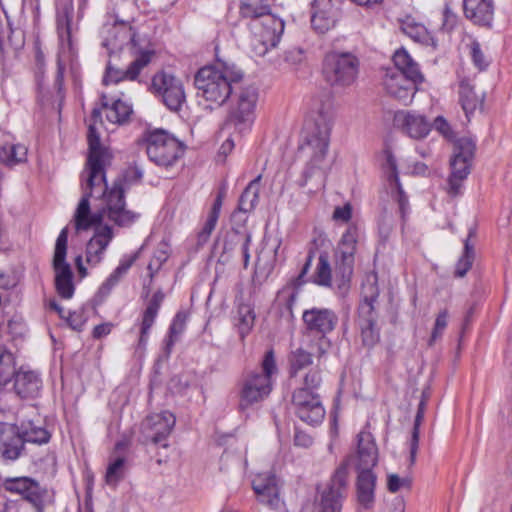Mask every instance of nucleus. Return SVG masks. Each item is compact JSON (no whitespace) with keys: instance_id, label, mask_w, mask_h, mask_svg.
Segmentation results:
<instances>
[{"instance_id":"f257e3e1","label":"nucleus","mask_w":512,"mask_h":512,"mask_svg":"<svg viewBox=\"0 0 512 512\" xmlns=\"http://www.w3.org/2000/svg\"><path fill=\"white\" fill-rule=\"evenodd\" d=\"M97 122L102 123L101 108H94L88 124V156L85 168L81 173L83 195L74 213V225L77 232L87 231L95 227L93 237L86 245V262L98 265L114 238L113 228L102 225L104 219L121 228H128L138 221L140 214L126 206L125 193L129 188L128 177L133 174L135 180L142 178L138 169L128 171L124 176L116 178L109 187L106 180V167L110 165L111 154L101 144L97 131Z\"/></svg>"},{"instance_id":"f03ea898","label":"nucleus","mask_w":512,"mask_h":512,"mask_svg":"<svg viewBox=\"0 0 512 512\" xmlns=\"http://www.w3.org/2000/svg\"><path fill=\"white\" fill-rule=\"evenodd\" d=\"M312 122L307 126L301 149L310 157L306 178L316 169H322L328 153L330 134L334 121L333 102L329 94L317 96L311 105Z\"/></svg>"},{"instance_id":"7ed1b4c3","label":"nucleus","mask_w":512,"mask_h":512,"mask_svg":"<svg viewBox=\"0 0 512 512\" xmlns=\"http://www.w3.org/2000/svg\"><path fill=\"white\" fill-rule=\"evenodd\" d=\"M101 46L108 55L127 47L135 59L130 64H149L155 50L149 39L138 33L129 22L109 16L100 29Z\"/></svg>"},{"instance_id":"20e7f679","label":"nucleus","mask_w":512,"mask_h":512,"mask_svg":"<svg viewBox=\"0 0 512 512\" xmlns=\"http://www.w3.org/2000/svg\"><path fill=\"white\" fill-rule=\"evenodd\" d=\"M243 76L237 66H201L194 83L206 101L221 107L231 96L233 84L240 82Z\"/></svg>"},{"instance_id":"39448f33","label":"nucleus","mask_w":512,"mask_h":512,"mask_svg":"<svg viewBox=\"0 0 512 512\" xmlns=\"http://www.w3.org/2000/svg\"><path fill=\"white\" fill-rule=\"evenodd\" d=\"M277 372L274 351L270 349L261 361L260 370L246 372L239 382L238 407L241 412L268 398L273 389V376Z\"/></svg>"},{"instance_id":"423d86ee","label":"nucleus","mask_w":512,"mask_h":512,"mask_svg":"<svg viewBox=\"0 0 512 512\" xmlns=\"http://www.w3.org/2000/svg\"><path fill=\"white\" fill-rule=\"evenodd\" d=\"M258 100L259 91L254 85H245L236 91L232 98L226 127L241 135L249 132L256 118Z\"/></svg>"},{"instance_id":"0eeeda50","label":"nucleus","mask_w":512,"mask_h":512,"mask_svg":"<svg viewBox=\"0 0 512 512\" xmlns=\"http://www.w3.org/2000/svg\"><path fill=\"white\" fill-rule=\"evenodd\" d=\"M422 81L423 75L417 66H387L383 86L387 94L403 105H408L416 93V85Z\"/></svg>"},{"instance_id":"6e6552de","label":"nucleus","mask_w":512,"mask_h":512,"mask_svg":"<svg viewBox=\"0 0 512 512\" xmlns=\"http://www.w3.org/2000/svg\"><path fill=\"white\" fill-rule=\"evenodd\" d=\"M144 142L149 159L158 166H172L183 154L181 143L163 129L148 131Z\"/></svg>"},{"instance_id":"1a4fd4ad","label":"nucleus","mask_w":512,"mask_h":512,"mask_svg":"<svg viewBox=\"0 0 512 512\" xmlns=\"http://www.w3.org/2000/svg\"><path fill=\"white\" fill-rule=\"evenodd\" d=\"M476 144L472 138L462 137L454 143V153L450 161L451 173L448 177V194L455 197L461 194L463 182L470 174Z\"/></svg>"},{"instance_id":"9d476101","label":"nucleus","mask_w":512,"mask_h":512,"mask_svg":"<svg viewBox=\"0 0 512 512\" xmlns=\"http://www.w3.org/2000/svg\"><path fill=\"white\" fill-rule=\"evenodd\" d=\"M379 295V291L375 283L363 289V301L358 309V327L362 343L365 347L372 348L380 340V330L377 326V313L374 303Z\"/></svg>"},{"instance_id":"9b49d317","label":"nucleus","mask_w":512,"mask_h":512,"mask_svg":"<svg viewBox=\"0 0 512 512\" xmlns=\"http://www.w3.org/2000/svg\"><path fill=\"white\" fill-rule=\"evenodd\" d=\"M302 320L310 334L319 336L315 353L318 358H321L330 346L326 335L337 326L338 316L331 309L313 307L303 312Z\"/></svg>"},{"instance_id":"f8f14e48","label":"nucleus","mask_w":512,"mask_h":512,"mask_svg":"<svg viewBox=\"0 0 512 512\" xmlns=\"http://www.w3.org/2000/svg\"><path fill=\"white\" fill-rule=\"evenodd\" d=\"M68 243V228L64 227L55 243L53 255V269L55 272V289L63 299H71L75 292L73 271L66 261Z\"/></svg>"},{"instance_id":"ddd939ff","label":"nucleus","mask_w":512,"mask_h":512,"mask_svg":"<svg viewBox=\"0 0 512 512\" xmlns=\"http://www.w3.org/2000/svg\"><path fill=\"white\" fill-rule=\"evenodd\" d=\"M151 87L153 93L171 111H178L186 101V94L182 80L173 73L160 70L152 77Z\"/></svg>"},{"instance_id":"4468645a","label":"nucleus","mask_w":512,"mask_h":512,"mask_svg":"<svg viewBox=\"0 0 512 512\" xmlns=\"http://www.w3.org/2000/svg\"><path fill=\"white\" fill-rule=\"evenodd\" d=\"M78 10L82 11L87 0H77ZM57 31L62 52L59 55L57 64L72 63L74 61V50L71 42V21L73 18V0H57Z\"/></svg>"},{"instance_id":"2eb2a0df","label":"nucleus","mask_w":512,"mask_h":512,"mask_svg":"<svg viewBox=\"0 0 512 512\" xmlns=\"http://www.w3.org/2000/svg\"><path fill=\"white\" fill-rule=\"evenodd\" d=\"M350 463L346 459L335 469L327 484L326 489L321 493L319 507L329 511L341 512L343 501L347 497L349 488Z\"/></svg>"},{"instance_id":"dca6fc26","label":"nucleus","mask_w":512,"mask_h":512,"mask_svg":"<svg viewBox=\"0 0 512 512\" xmlns=\"http://www.w3.org/2000/svg\"><path fill=\"white\" fill-rule=\"evenodd\" d=\"M4 487L9 492L21 495L34 512H44L45 507L52 502L48 490L29 477L7 478Z\"/></svg>"},{"instance_id":"f3484780","label":"nucleus","mask_w":512,"mask_h":512,"mask_svg":"<svg viewBox=\"0 0 512 512\" xmlns=\"http://www.w3.org/2000/svg\"><path fill=\"white\" fill-rule=\"evenodd\" d=\"M484 68L485 66H460L456 72L459 103L468 120L476 109L483 105L484 96L478 95L474 91L473 82L477 74L483 71Z\"/></svg>"},{"instance_id":"a211bd4d","label":"nucleus","mask_w":512,"mask_h":512,"mask_svg":"<svg viewBox=\"0 0 512 512\" xmlns=\"http://www.w3.org/2000/svg\"><path fill=\"white\" fill-rule=\"evenodd\" d=\"M292 406L296 416L309 425H318L325 417L319 393L296 389L292 395Z\"/></svg>"},{"instance_id":"6ab92c4d","label":"nucleus","mask_w":512,"mask_h":512,"mask_svg":"<svg viewBox=\"0 0 512 512\" xmlns=\"http://www.w3.org/2000/svg\"><path fill=\"white\" fill-rule=\"evenodd\" d=\"M175 425V417L168 411L147 416L141 424L143 439L146 443L168 447L167 438Z\"/></svg>"},{"instance_id":"aec40b11","label":"nucleus","mask_w":512,"mask_h":512,"mask_svg":"<svg viewBox=\"0 0 512 512\" xmlns=\"http://www.w3.org/2000/svg\"><path fill=\"white\" fill-rule=\"evenodd\" d=\"M340 16V0H314L312 2L311 24L318 33L333 28Z\"/></svg>"},{"instance_id":"412c9836","label":"nucleus","mask_w":512,"mask_h":512,"mask_svg":"<svg viewBox=\"0 0 512 512\" xmlns=\"http://www.w3.org/2000/svg\"><path fill=\"white\" fill-rule=\"evenodd\" d=\"M313 258H314V251L310 250L308 252L306 261H305L299 275L294 280L293 286H291V285L285 286L277 294L276 305L279 307H283L282 315H284L288 320L293 318V307H294V305L298 299V295H299L297 288L305 283L303 278L310 270Z\"/></svg>"},{"instance_id":"4be33fe9","label":"nucleus","mask_w":512,"mask_h":512,"mask_svg":"<svg viewBox=\"0 0 512 512\" xmlns=\"http://www.w3.org/2000/svg\"><path fill=\"white\" fill-rule=\"evenodd\" d=\"M313 258H314V251L310 250L308 252L306 261H305L299 275L294 280L293 286H291V285L285 286L277 294L276 305L279 307H283L282 315H284L288 320L293 318V307H294V305L298 299V295H299L297 288L305 283L303 278L310 270Z\"/></svg>"},{"instance_id":"5701e85b","label":"nucleus","mask_w":512,"mask_h":512,"mask_svg":"<svg viewBox=\"0 0 512 512\" xmlns=\"http://www.w3.org/2000/svg\"><path fill=\"white\" fill-rule=\"evenodd\" d=\"M252 241L251 232L246 229H234L232 228L225 236L223 243V251L219 257V261L227 263L231 257L232 252L237 246H240L244 268H247L250 261V244Z\"/></svg>"},{"instance_id":"b1692460","label":"nucleus","mask_w":512,"mask_h":512,"mask_svg":"<svg viewBox=\"0 0 512 512\" xmlns=\"http://www.w3.org/2000/svg\"><path fill=\"white\" fill-rule=\"evenodd\" d=\"M252 488L258 500L271 508H277L280 502L279 484L272 472H263L254 476Z\"/></svg>"},{"instance_id":"393cba45","label":"nucleus","mask_w":512,"mask_h":512,"mask_svg":"<svg viewBox=\"0 0 512 512\" xmlns=\"http://www.w3.org/2000/svg\"><path fill=\"white\" fill-rule=\"evenodd\" d=\"M23 449L24 442L16 427L0 423V458L4 461H15Z\"/></svg>"},{"instance_id":"a878e982","label":"nucleus","mask_w":512,"mask_h":512,"mask_svg":"<svg viewBox=\"0 0 512 512\" xmlns=\"http://www.w3.org/2000/svg\"><path fill=\"white\" fill-rule=\"evenodd\" d=\"M250 29L256 37H261L276 46L284 32V21L272 13L250 22Z\"/></svg>"},{"instance_id":"bb28decb","label":"nucleus","mask_w":512,"mask_h":512,"mask_svg":"<svg viewBox=\"0 0 512 512\" xmlns=\"http://www.w3.org/2000/svg\"><path fill=\"white\" fill-rule=\"evenodd\" d=\"M395 120L402 131L413 139L425 138L431 130V124L426 117L414 111L401 112L396 115Z\"/></svg>"},{"instance_id":"cd10ccee","label":"nucleus","mask_w":512,"mask_h":512,"mask_svg":"<svg viewBox=\"0 0 512 512\" xmlns=\"http://www.w3.org/2000/svg\"><path fill=\"white\" fill-rule=\"evenodd\" d=\"M377 476L372 470L358 471L356 479V500L365 510H370L375 503V488Z\"/></svg>"},{"instance_id":"c85d7f7f","label":"nucleus","mask_w":512,"mask_h":512,"mask_svg":"<svg viewBox=\"0 0 512 512\" xmlns=\"http://www.w3.org/2000/svg\"><path fill=\"white\" fill-rule=\"evenodd\" d=\"M334 282L341 293H345L353 275L355 256L339 249L335 250Z\"/></svg>"},{"instance_id":"c756f323","label":"nucleus","mask_w":512,"mask_h":512,"mask_svg":"<svg viewBox=\"0 0 512 512\" xmlns=\"http://www.w3.org/2000/svg\"><path fill=\"white\" fill-rule=\"evenodd\" d=\"M42 379L35 371L21 368L14 377V389L21 398H35L40 394Z\"/></svg>"},{"instance_id":"7c9ffc66","label":"nucleus","mask_w":512,"mask_h":512,"mask_svg":"<svg viewBox=\"0 0 512 512\" xmlns=\"http://www.w3.org/2000/svg\"><path fill=\"white\" fill-rule=\"evenodd\" d=\"M464 14L473 23L489 26L494 16L493 0H463Z\"/></svg>"},{"instance_id":"2f4dec72","label":"nucleus","mask_w":512,"mask_h":512,"mask_svg":"<svg viewBox=\"0 0 512 512\" xmlns=\"http://www.w3.org/2000/svg\"><path fill=\"white\" fill-rule=\"evenodd\" d=\"M324 80L332 87L344 88L353 84L357 78V66H323Z\"/></svg>"},{"instance_id":"473e14b6","label":"nucleus","mask_w":512,"mask_h":512,"mask_svg":"<svg viewBox=\"0 0 512 512\" xmlns=\"http://www.w3.org/2000/svg\"><path fill=\"white\" fill-rule=\"evenodd\" d=\"M227 187L222 185L217 193V196L213 202L211 209L208 212L207 218L197 234V245L199 247L205 245L214 231L218 222L220 211L223 205V200L226 197Z\"/></svg>"},{"instance_id":"72a5a7b5","label":"nucleus","mask_w":512,"mask_h":512,"mask_svg":"<svg viewBox=\"0 0 512 512\" xmlns=\"http://www.w3.org/2000/svg\"><path fill=\"white\" fill-rule=\"evenodd\" d=\"M377 447L369 433L361 432L358 435V458L357 471L372 470L378 460Z\"/></svg>"},{"instance_id":"f704fd0d","label":"nucleus","mask_w":512,"mask_h":512,"mask_svg":"<svg viewBox=\"0 0 512 512\" xmlns=\"http://www.w3.org/2000/svg\"><path fill=\"white\" fill-rule=\"evenodd\" d=\"M143 66H106L102 79L105 86L116 85L122 81H135L138 79Z\"/></svg>"},{"instance_id":"c9c22d12","label":"nucleus","mask_w":512,"mask_h":512,"mask_svg":"<svg viewBox=\"0 0 512 512\" xmlns=\"http://www.w3.org/2000/svg\"><path fill=\"white\" fill-rule=\"evenodd\" d=\"M17 430L24 443L29 442L41 445L48 443L51 438V434L44 426L37 425L30 420L23 421Z\"/></svg>"},{"instance_id":"e433bc0d","label":"nucleus","mask_w":512,"mask_h":512,"mask_svg":"<svg viewBox=\"0 0 512 512\" xmlns=\"http://www.w3.org/2000/svg\"><path fill=\"white\" fill-rule=\"evenodd\" d=\"M101 106L106 111L107 120L113 124L125 122L132 112L131 107L120 99L115 100L109 106L107 97L104 94L101 96Z\"/></svg>"},{"instance_id":"4c0bfd02","label":"nucleus","mask_w":512,"mask_h":512,"mask_svg":"<svg viewBox=\"0 0 512 512\" xmlns=\"http://www.w3.org/2000/svg\"><path fill=\"white\" fill-rule=\"evenodd\" d=\"M255 318L256 315L254 309L250 304H238L234 321L242 339H244L251 332L255 324Z\"/></svg>"},{"instance_id":"58836bf2","label":"nucleus","mask_w":512,"mask_h":512,"mask_svg":"<svg viewBox=\"0 0 512 512\" xmlns=\"http://www.w3.org/2000/svg\"><path fill=\"white\" fill-rule=\"evenodd\" d=\"M27 148L20 144H0V163L12 167L26 160Z\"/></svg>"},{"instance_id":"ea45409f","label":"nucleus","mask_w":512,"mask_h":512,"mask_svg":"<svg viewBox=\"0 0 512 512\" xmlns=\"http://www.w3.org/2000/svg\"><path fill=\"white\" fill-rule=\"evenodd\" d=\"M261 175L249 182L244 191L242 192L238 201V210L240 212H251L259 200V184Z\"/></svg>"},{"instance_id":"a19ab883","label":"nucleus","mask_w":512,"mask_h":512,"mask_svg":"<svg viewBox=\"0 0 512 512\" xmlns=\"http://www.w3.org/2000/svg\"><path fill=\"white\" fill-rule=\"evenodd\" d=\"M403 32L416 42L435 47L436 41L427 28L413 20H407L402 24Z\"/></svg>"},{"instance_id":"79ce46f5","label":"nucleus","mask_w":512,"mask_h":512,"mask_svg":"<svg viewBox=\"0 0 512 512\" xmlns=\"http://www.w3.org/2000/svg\"><path fill=\"white\" fill-rule=\"evenodd\" d=\"M313 282L323 287H332V284H335L334 274H332V268L326 252L319 255L318 264L313 275Z\"/></svg>"},{"instance_id":"37998d69","label":"nucleus","mask_w":512,"mask_h":512,"mask_svg":"<svg viewBox=\"0 0 512 512\" xmlns=\"http://www.w3.org/2000/svg\"><path fill=\"white\" fill-rule=\"evenodd\" d=\"M426 409V398L423 394L421 397V400L418 404L417 413L414 420L413 430H412V436L410 441V463L414 464L416 460V455L418 451V445H419V433H420V426L424 419V413Z\"/></svg>"},{"instance_id":"c03bdc74","label":"nucleus","mask_w":512,"mask_h":512,"mask_svg":"<svg viewBox=\"0 0 512 512\" xmlns=\"http://www.w3.org/2000/svg\"><path fill=\"white\" fill-rule=\"evenodd\" d=\"M240 13L245 18H251V21L263 18L264 15L271 13L270 6L264 0H244L240 6Z\"/></svg>"},{"instance_id":"a18cd8bd","label":"nucleus","mask_w":512,"mask_h":512,"mask_svg":"<svg viewBox=\"0 0 512 512\" xmlns=\"http://www.w3.org/2000/svg\"><path fill=\"white\" fill-rule=\"evenodd\" d=\"M15 362L11 352L0 346V386L9 383L15 377Z\"/></svg>"},{"instance_id":"49530a36","label":"nucleus","mask_w":512,"mask_h":512,"mask_svg":"<svg viewBox=\"0 0 512 512\" xmlns=\"http://www.w3.org/2000/svg\"><path fill=\"white\" fill-rule=\"evenodd\" d=\"M475 231L469 230L468 237L464 241V251L462 257L458 260L455 270L457 277H463L471 268L474 261V247L470 244V238L474 236Z\"/></svg>"},{"instance_id":"de8ad7c7","label":"nucleus","mask_w":512,"mask_h":512,"mask_svg":"<svg viewBox=\"0 0 512 512\" xmlns=\"http://www.w3.org/2000/svg\"><path fill=\"white\" fill-rule=\"evenodd\" d=\"M291 374L296 375L300 370L312 364V353L302 348L293 351L289 358Z\"/></svg>"},{"instance_id":"09e8293b","label":"nucleus","mask_w":512,"mask_h":512,"mask_svg":"<svg viewBox=\"0 0 512 512\" xmlns=\"http://www.w3.org/2000/svg\"><path fill=\"white\" fill-rule=\"evenodd\" d=\"M124 465V457H117L109 463L105 475V481L109 486H116L124 477Z\"/></svg>"},{"instance_id":"8fccbe9b","label":"nucleus","mask_w":512,"mask_h":512,"mask_svg":"<svg viewBox=\"0 0 512 512\" xmlns=\"http://www.w3.org/2000/svg\"><path fill=\"white\" fill-rule=\"evenodd\" d=\"M357 241L358 229L356 226L351 225L343 233L336 249H339L344 252H349L350 254L355 256L357 250Z\"/></svg>"},{"instance_id":"3c124183","label":"nucleus","mask_w":512,"mask_h":512,"mask_svg":"<svg viewBox=\"0 0 512 512\" xmlns=\"http://www.w3.org/2000/svg\"><path fill=\"white\" fill-rule=\"evenodd\" d=\"M359 59L351 52L332 49L325 55L324 64H358Z\"/></svg>"},{"instance_id":"603ef678","label":"nucleus","mask_w":512,"mask_h":512,"mask_svg":"<svg viewBox=\"0 0 512 512\" xmlns=\"http://www.w3.org/2000/svg\"><path fill=\"white\" fill-rule=\"evenodd\" d=\"M158 312L147 308L144 310L142 315V322L140 328L139 346L145 347L149 338L150 329L155 323Z\"/></svg>"},{"instance_id":"864d4df0","label":"nucleus","mask_w":512,"mask_h":512,"mask_svg":"<svg viewBox=\"0 0 512 512\" xmlns=\"http://www.w3.org/2000/svg\"><path fill=\"white\" fill-rule=\"evenodd\" d=\"M448 317L449 314L446 309L440 311L437 315L431 337L428 341L429 346H432L442 336L448 325Z\"/></svg>"},{"instance_id":"5fc2aeb1","label":"nucleus","mask_w":512,"mask_h":512,"mask_svg":"<svg viewBox=\"0 0 512 512\" xmlns=\"http://www.w3.org/2000/svg\"><path fill=\"white\" fill-rule=\"evenodd\" d=\"M322 383L321 372L318 369H311L304 377L303 385L298 389H305L313 393H318Z\"/></svg>"},{"instance_id":"6e6d98bb","label":"nucleus","mask_w":512,"mask_h":512,"mask_svg":"<svg viewBox=\"0 0 512 512\" xmlns=\"http://www.w3.org/2000/svg\"><path fill=\"white\" fill-rule=\"evenodd\" d=\"M187 319L188 315L186 312L178 311L170 324L168 334L179 338V336L185 331Z\"/></svg>"},{"instance_id":"4d7b16f0","label":"nucleus","mask_w":512,"mask_h":512,"mask_svg":"<svg viewBox=\"0 0 512 512\" xmlns=\"http://www.w3.org/2000/svg\"><path fill=\"white\" fill-rule=\"evenodd\" d=\"M136 259L137 254L123 257L120 260L119 265L110 275L115 276L116 280L120 282L121 278L128 272V270L131 268Z\"/></svg>"},{"instance_id":"13d9d810","label":"nucleus","mask_w":512,"mask_h":512,"mask_svg":"<svg viewBox=\"0 0 512 512\" xmlns=\"http://www.w3.org/2000/svg\"><path fill=\"white\" fill-rule=\"evenodd\" d=\"M384 154H385V158H386L385 167L387 168V170L389 172L388 180L390 183H398L399 177H398L396 159H395L393 153L389 149H386L384 151Z\"/></svg>"},{"instance_id":"bf43d9fd","label":"nucleus","mask_w":512,"mask_h":512,"mask_svg":"<svg viewBox=\"0 0 512 512\" xmlns=\"http://www.w3.org/2000/svg\"><path fill=\"white\" fill-rule=\"evenodd\" d=\"M433 127L447 139H452L454 137V133L451 126L442 116H438L435 118Z\"/></svg>"},{"instance_id":"052dcab7","label":"nucleus","mask_w":512,"mask_h":512,"mask_svg":"<svg viewBox=\"0 0 512 512\" xmlns=\"http://www.w3.org/2000/svg\"><path fill=\"white\" fill-rule=\"evenodd\" d=\"M274 47L275 46H271V43H268L265 39L254 35V39L252 41L253 56H264L270 48Z\"/></svg>"},{"instance_id":"680f3d73","label":"nucleus","mask_w":512,"mask_h":512,"mask_svg":"<svg viewBox=\"0 0 512 512\" xmlns=\"http://www.w3.org/2000/svg\"><path fill=\"white\" fill-rule=\"evenodd\" d=\"M409 485L410 481L407 478H400L397 474L388 475L387 488L391 493H396L401 487Z\"/></svg>"},{"instance_id":"e2e57ef3","label":"nucleus","mask_w":512,"mask_h":512,"mask_svg":"<svg viewBox=\"0 0 512 512\" xmlns=\"http://www.w3.org/2000/svg\"><path fill=\"white\" fill-rule=\"evenodd\" d=\"M352 217V207L350 204L338 206L334 209L333 219L335 221L348 222Z\"/></svg>"},{"instance_id":"0e129e2a","label":"nucleus","mask_w":512,"mask_h":512,"mask_svg":"<svg viewBox=\"0 0 512 512\" xmlns=\"http://www.w3.org/2000/svg\"><path fill=\"white\" fill-rule=\"evenodd\" d=\"M313 439L312 437L298 429L295 430L294 434V445L302 448H308L312 445Z\"/></svg>"},{"instance_id":"69168bd1","label":"nucleus","mask_w":512,"mask_h":512,"mask_svg":"<svg viewBox=\"0 0 512 512\" xmlns=\"http://www.w3.org/2000/svg\"><path fill=\"white\" fill-rule=\"evenodd\" d=\"M393 64H416L405 48L397 49L392 56Z\"/></svg>"},{"instance_id":"338daca9","label":"nucleus","mask_w":512,"mask_h":512,"mask_svg":"<svg viewBox=\"0 0 512 512\" xmlns=\"http://www.w3.org/2000/svg\"><path fill=\"white\" fill-rule=\"evenodd\" d=\"M468 49L474 64H482L484 61V54L481 50L480 44L477 41H472L468 45Z\"/></svg>"},{"instance_id":"774afa93","label":"nucleus","mask_w":512,"mask_h":512,"mask_svg":"<svg viewBox=\"0 0 512 512\" xmlns=\"http://www.w3.org/2000/svg\"><path fill=\"white\" fill-rule=\"evenodd\" d=\"M113 324L110 322L102 323L94 327L92 335L95 339H101L111 333Z\"/></svg>"}]
</instances>
